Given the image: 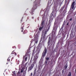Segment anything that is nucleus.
Wrapping results in <instances>:
<instances>
[{
	"label": "nucleus",
	"mask_w": 76,
	"mask_h": 76,
	"mask_svg": "<svg viewBox=\"0 0 76 76\" xmlns=\"http://www.w3.org/2000/svg\"><path fill=\"white\" fill-rule=\"evenodd\" d=\"M12 59L10 57H9L7 59V61H10V59Z\"/></svg>",
	"instance_id": "obj_15"
},
{
	"label": "nucleus",
	"mask_w": 76,
	"mask_h": 76,
	"mask_svg": "<svg viewBox=\"0 0 76 76\" xmlns=\"http://www.w3.org/2000/svg\"><path fill=\"white\" fill-rule=\"evenodd\" d=\"M68 24H68V23H67V25H68Z\"/></svg>",
	"instance_id": "obj_34"
},
{
	"label": "nucleus",
	"mask_w": 76,
	"mask_h": 76,
	"mask_svg": "<svg viewBox=\"0 0 76 76\" xmlns=\"http://www.w3.org/2000/svg\"><path fill=\"white\" fill-rule=\"evenodd\" d=\"M46 59L47 61H48V60H49L50 58H49V57L46 58Z\"/></svg>",
	"instance_id": "obj_19"
},
{
	"label": "nucleus",
	"mask_w": 76,
	"mask_h": 76,
	"mask_svg": "<svg viewBox=\"0 0 76 76\" xmlns=\"http://www.w3.org/2000/svg\"><path fill=\"white\" fill-rule=\"evenodd\" d=\"M36 63V59L34 58V62L32 64H34H34H35Z\"/></svg>",
	"instance_id": "obj_11"
},
{
	"label": "nucleus",
	"mask_w": 76,
	"mask_h": 76,
	"mask_svg": "<svg viewBox=\"0 0 76 76\" xmlns=\"http://www.w3.org/2000/svg\"><path fill=\"white\" fill-rule=\"evenodd\" d=\"M28 32V31L27 30H25L24 31L23 34H26Z\"/></svg>",
	"instance_id": "obj_12"
},
{
	"label": "nucleus",
	"mask_w": 76,
	"mask_h": 76,
	"mask_svg": "<svg viewBox=\"0 0 76 76\" xmlns=\"http://www.w3.org/2000/svg\"><path fill=\"white\" fill-rule=\"evenodd\" d=\"M46 36L45 34H44V35H43V39H45V37Z\"/></svg>",
	"instance_id": "obj_17"
},
{
	"label": "nucleus",
	"mask_w": 76,
	"mask_h": 76,
	"mask_svg": "<svg viewBox=\"0 0 76 76\" xmlns=\"http://www.w3.org/2000/svg\"><path fill=\"white\" fill-rule=\"evenodd\" d=\"M27 59H28V57H26L25 58V60L26 61H27Z\"/></svg>",
	"instance_id": "obj_20"
},
{
	"label": "nucleus",
	"mask_w": 76,
	"mask_h": 76,
	"mask_svg": "<svg viewBox=\"0 0 76 76\" xmlns=\"http://www.w3.org/2000/svg\"><path fill=\"white\" fill-rule=\"evenodd\" d=\"M34 67V64H32V65L30 66H29L28 67V72H29L31 70H32V69H33Z\"/></svg>",
	"instance_id": "obj_4"
},
{
	"label": "nucleus",
	"mask_w": 76,
	"mask_h": 76,
	"mask_svg": "<svg viewBox=\"0 0 76 76\" xmlns=\"http://www.w3.org/2000/svg\"><path fill=\"white\" fill-rule=\"evenodd\" d=\"M40 46V44H39L38 46V47H39V46Z\"/></svg>",
	"instance_id": "obj_26"
},
{
	"label": "nucleus",
	"mask_w": 76,
	"mask_h": 76,
	"mask_svg": "<svg viewBox=\"0 0 76 76\" xmlns=\"http://www.w3.org/2000/svg\"><path fill=\"white\" fill-rule=\"evenodd\" d=\"M47 53V49L46 48H45L43 53H42V58H44V57H45V56L46 53Z\"/></svg>",
	"instance_id": "obj_3"
},
{
	"label": "nucleus",
	"mask_w": 76,
	"mask_h": 76,
	"mask_svg": "<svg viewBox=\"0 0 76 76\" xmlns=\"http://www.w3.org/2000/svg\"><path fill=\"white\" fill-rule=\"evenodd\" d=\"M60 6H61V4H60Z\"/></svg>",
	"instance_id": "obj_35"
},
{
	"label": "nucleus",
	"mask_w": 76,
	"mask_h": 76,
	"mask_svg": "<svg viewBox=\"0 0 76 76\" xmlns=\"http://www.w3.org/2000/svg\"><path fill=\"white\" fill-rule=\"evenodd\" d=\"M63 10V9L62 8H61L60 10V11H61V12Z\"/></svg>",
	"instance_id": "obj_23"
},
{
	"label": "nucleus",
	"mask_w": 76,
	"mask_h": 76,
	"mask_svg": "<svg viewBox=\"0 0 76 76\" xmlns=\"http://www.w3.org/2000/svg\"><path fill=\"white\" fill-rule=\"evenodd\" d=\"M69 20L70 21H72V18H70Z\"/></svg>",
	"instance_id": "obj_27"
},
{
	"label": "nucleus",
	"mask_w": 76,
	"mask_h": 76,
	"mask_svg": "<svg viewBox=\"0 0 76 76\" xmlns=\"http://www.w3.org/2000/svg\"><path fill=\"white\" fill-rule=\"evenodd\" d=\"M42 19H43V17H42Z\"/></svg>",
	"instance_id": "obj_37"
},
{
	"label": "nucleus",
	"mask_w": 76,
	"mask_h": 76,
	"mask_svg": "<svg viewBox=\"0 0 76 76\" xmlns=\"http://www.w3.org/2000/svg\"><path fill=\"white\" fill-rule=\"evenodd\" d=\"M14 50H13V51L12 52V54L14 55V56H16V55H17L16 53L15 52H14Z\"/></svg>",
	"instance_id": "obj_8"
},
{
	"label": "nucleus",
	"mask_w": 76,
	"mask_h": 76,
	"mask_svg": "<svg viewBox=\"0 0 76 76\" xmlns=\"http://www.w3.org/2000/svg\"><path fill=\"white\" fill-rule=\"evenodd\" d=\"M15 73V71L12 72V75L13 76H16V73Z\"/></svg>",
	"instance_id": "obj_9"
},
{
	"label": "nucleus",
	"mask_w": 76,
	"mask_h": 76,
	"mask_svg": "<svg viewBox=\"0 0 76 76\" xmlns=\"http://www.w3.org/2000/svg\"><path fill=\"white\" fill-rule=\"evenodd\" d=\"M50 39H49L48 42V45H50Z\"/></svg>",
	"instance_id": "obj_13"
},
{
	"label": "nucleus",
	"mask_w": 76,
	"mask_h": 76,
	"mask_svg": "<svg viewBox=\"0 0 76 76\" xmlns=\"http://www.w3.org/2000/svg\"><path fill=\"white\" fill-rule=\"evenodd\" d=\"M31 43H32V42H31Z\"/></svg>",
	"instance_id": "obj_38"
},
{
	"label": "nucleus",
	"mask_w": 76,
	"mask_h": 76,
	"mask_svg": "<svg viewBox=\"0 0 76 76\" xmlns=\"http://www.w3.org/2000/svg\"><path fill=\"white\" fill-rule=\"evenodd\" d=\"M45 63H46V64H47V61H46V62H45Z\"/></svg>",
	"instance_id": "obj_31"
},
{
	"label": "nucleus",
	"mask_w": 76,
	"mask_h": 76,
	"mask_svg": "<svg viewBox=\"0 0 76 76\" xmlns=\"http://www.w3.org/2000/svg\"><path fill=\"white\" fill-rule=\"evenodd\" d=\"M15 48V47L13 46L12 47V48Z\"/></svg>",
	"instance_id": "obj_29"
},
{
	"label": "nucleus",
	"mask_w": 76,
	"mask_h": 76,
	"mask_svg": "<svg viewBox=\"0 0 76 76\" xmlns=\"http://www.w3.org/2000/svg\"><path fill=\"white\" fill-rule=\"evenodd\" d=\"M44 25H45V24H44V20L42 21L41 23V25L40 27L39 28V30L41 31V29L43 28L44 26Z\"/></svg>",
	"instance_id": "obj_2"
},
{
	"label": "nucleus",
	"mask_w": 76,
	"mask_h": 76,
	"mask_svg": "<svg viewBox=\"0 0 76 76\" xmlns=\"http://www.w3.org/2000/svg\"><path fill=\"white\" fill-rule=\"evenodd\" d=\"M34 17H32V19H34Z\"/></svg>",
	"instance_id": "obj_30"
},
{
	"label": "nucleus",
	"mask_w": 76,
	"mask_h": 76,
	"mask_svg": "<svg viewBox=\"0 0 76 76\" xmlns=\"http://www.w3.org/2000/svg\"><path fill=\"white\" fill-rule=\"evenodd\" d=\"M23 23L22 24V25L21 26V32H23V28H24V26L23 25Z\"/></svg>",
	"instance_id": "obj_7"
},
{
	"label": "nucleus",
	"mask_w": 76,
	"mask_h": 76,
	"mask_svg": "<svg viewBox=\"0 0 76 76\" xmlns=\"http://www.w3.org/2000/svg\"><path fill=\"white\" fill-rule=\"evenodd\" d=\"M18 74H19V73H20V72L19 73V71L18 72Z\"/></svg>",
	"instance_id": "obj_32"
},
{
	"label": "nucleus",
	"mask_w": 76,
	"mask_h": 76,
	"mask_svg": "<svg viewBox=\"0 0 76 76\" xmlns=\"http://www.w3.org/2000/svg\"><path fill=\"white\" fill-rule=\"evenodd\" d=\"M21 22H22V19L21 20Z\"/></svg>",
	"instance_id": "obj_33"
},
{
	"label": "nucleus",
	"mask_w": 76,
	"mask_h": 76,
	"mask_svg": "<svg viewBox=\"0 0 76 76\" xmlns=\"http://www.w3.org/2000/svg\"><path fill=\"white\" fill-rule=\"evenodd\" d=\"M75 2L73 1L72 4V5H71V7H72V9H74V7H75Z\"/></svg>",
	"instance_id": "obj_5"
},
{
	"label": "nucleus",
	"mask_w": 76,
	"mask_h": 76,
	"mask_svg": "<svg viewBox=\"0 0 76 76\" xmlns=\"http://www.w3.org/2000/svg\"><path fill=\"white\" fill-rule=\"evenodd\" d=\"M68 66L67 65V64L66 63V65L64 67V69H65V70H66V69L67 68V66Z\"/></svg>",
	"instance_id": "obj_10"
},
{
	"label": "nucleus",
	"mask_w": 76,
	"mask_h": 76,
	"mask_svg": "<svg viewBox=\"0 0 76 76\" xmlns=\"http://www.w3.org/2000/svg\"><path fill=\"white\" fill-rule=\"evenodd\" d=\"M8 63H7V64Z\"/></svg>",
	"instance_id": "obj_36"
},
{
	"label": "nucleus",
	"mask_w": 76,
	"mask_h": 76,
	"mask_svg": "<svg viewBox=\"0 0 76 76\" xmlns=\"http://www.w3.org/2000/svg\"><path fill=\"white\" fill-rule=\"evenodd\" d=\"M35 74H36V70H34V72L33 74L34 76V75H35Z\"/></svg>",
	"instance_id": "obj_18"
},
{
	"label": "nucleus",
	"mask_w": 76,
	"mask_h": 76,
	"mask_svg": "<svg viewBox=\"0 0 76 76\" xmlns=\"http://www.w3.org/2000/svg\"><path fill=\"white\" fill-rule=\"evenodd\" d=\"M32 75H33L32 73H31V76H32Z\"/></svg>",
	"instance_id": "obj_28"
},
{
	"label": "nucleus",
	"mask_w": 76,
	"mask_h": 76,
	"mask_svg": "<svg viewBox=\"0 0 76 76\" xmlns=\"http://www.w3.org/2000/svg\"><path fill=\"white\" fill-rule=\"evenodd\" d=\"M39 54V52H37L36 54L35 55L36 56H37V54Z\"/></svg>",
	"instance_id": "obj_22"
},
{
	"label": "nucleus",
	"mask_w": 76,
	"mask_h": 76,
	"mask_svg": "<svg viewBox=\"0 0 76 76\" xmlns=\"http://www.w3.org/2000/svg\"><path fill=\"white\" fill-rule=\"evenodd\" d=\"M37 42H38V41L37 40L36 41H35V43H36V44H37Z\"/></svg>",
	"instance_id": "obj_24"
},
{
	"label": "nucleus",
	"mask_w": 76,
	"mask_h": 76,
	"mask_svg": "<svg viewBox=\"0 0 76 76\" xmlns=\"http://www.w3.org/2000/svg\"><path fill=\"white\" fill-rule=\"evenodd\" d=\"M27 54H28V53H26L25 55V56H23V59H25V57H26V56Z\"/></svg>",
	"instance_id": "obj_16"
},
{
	"label": "nucleus",
	"mask_w": 76,
	"mask_h": 76,
	"mask_svg": "<svg viewBox=\"0 0 76 76\" xmlns=\"http://www.w3.org/2000/svg\"><path fill=\"white\" fill-rule=\"evenodd\" d=\"M50 26H49L48 28H47L46 29L45 31V34L46 35L47 34V32L49 30V29H50Z\"/></svg>",
	"instance_id": "obj_6"
},
{
	"label": "nucleus",
	"mask_w": 76,
	"mask_h": 76,
	"mask_svg": "<svg viewBox=\"0 0 76 76\" xmlns=\"http://www.w3.org/2000/svg\"><path fill=\"white\" fill-rule=\"evenodd\" d=\"M72 76V73L71 72H69L67 75V76Z\"/></svg>",
	"instance_id": "obj_14"
},
{
	"label": "nucleus",
	"mask_w": 76,
	"mask_h": 76,
	"mask_svg": "<svg viewBox=\"0 0 76 76\" xmlns=\"http://www.w3.org/2000/svg\"><path fill=\"white\" fill-rule=\"evenodd\" d=\"M23 69H22L21 71V73H23Z\"/></svg>",
	"instance_id": "obj_21"
},
{
	"label": "nucleus",
	"mask_w": 76,
	"mask_h": 76,
	"mask_svg": "<svg viewBox=\"0 0 76 76\" xmlns=\"http://www.w3.org/2000/svg\"><path fill=\"white\" fill-rule=\"evenodd\" d=\"M34 3L33 7L30 12L31 14L32 15L34 14V10H35V9H37V7L39 6L40 4V1L36 0L34 2Z\"/></svg>",
	"instance_id": "obj_1"
},
{
	"label": "nucleus",
	"mask_w": 76,
	"mask_h": 76,
	"mask_svg": "<svg viewBox=\"0 0 76 76\" xmlns=\"http://www.w3.org/2000/svg\"><path fill=\"white\" fill-rule=\"evenodd\" d=\"M67 0H65V3H67Z\"/></svg>",
	"instance_id": "obj_25"
}]
</instances>
